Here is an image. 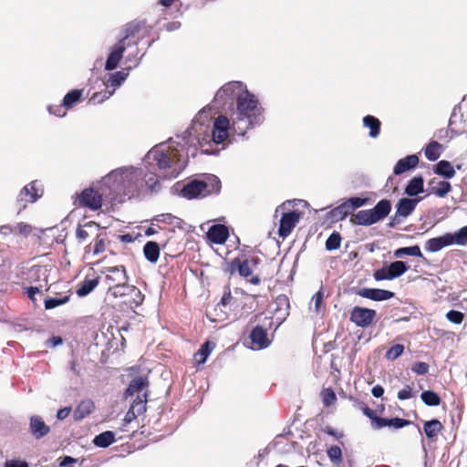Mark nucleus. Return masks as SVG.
I'll use <instances>...</instances> for the list:
<instances>
[{
    "label": "nucleus",
    "instance_id": "26",
    "mask_svg": "<svg viewBox=\"0 0 467 467\" xmlns=\"http://www.w3.org/2000/svg\"><path fill=\"white\" fill-rule=\"evenodd\" d=\"M424 192V179L421 175L410 179L404 190V193L409 197H416Z\"/></svg>",
    "mask_w": 467,
    "mask_h": 467
},
{
    "label": "nucleus",
    "instance_id": "42",
    "mask_svg": "<svg viewBox=\"0 0 467 467\" xmlns=\"http://www.w3.org/2000/svg\"><path fill=\"white\" fill-rule=\"evenodd\" d=\"M448 235L451 238V245L458 244V245H465L467 244V225L460 228L455 233H448Z\"/></svg>",
    "mask_w": 467,
    "mask_h": 467
},
{
    "label": "nucleus",
    "instance_id": "59",
    "mask_svg": "<svg viewBox=\"0 0 467 467\" xmlns=\"http://www.w3.org/2000/svg\"><path fill=\"white\" fill-rule=\"evenodd\" d=\"M362 412L371 420L372 427L375 429L376 421H378V419L379 418L377 415L376 411L368 408V406H364L362 408Z\"/></svg>",
    "mask_w": 467,
    "mask_h": 467
},
{
    "label": "nucleus",
    "instance_id": "49",
    "mask_svg": "<svg viewBox=\"0 0 467 467\" xmlns=\"http://www.w3.org/2000/svg\"><path fill=\"white\" fill-rule=\"evenodd\" d=\"M327 456L330 461L337 465L342 462V451L337 445H333L327 451Z\"/></svg>",
    "mask_w": 467,
    "mask_h": 467
},
{
    "label": "nucleus",
    "instance_id": "13",
    "mask_svg": "<svg viewBox=\"0 0 467 467\" xmlns=\"http://www.w3.org/2000/svg\"><path fill=\"white\" fill-rule=\"evenodd\" d=\"M29 431L35 439L40 440L49 433L50 428L40 416L33 415L29 419Z\"/></svg>",
    "mask_w": 467,
    "mask_h": 467
},
{
    "label": "nucleus",
    "instance_id": "62",
    "mask_svg": "<svg viewBox=\"0 0 467 467\" xmlns=\"http://www.w3.org/2000/svg\"><path fill=\"white\" fill-rule=\"evenodd\" d=\"M323 298H324V292L321 288L313 296V297L311 299V302H313L315 305V309L317 312H319V310H320Z\"/></svg>",
    "mask_w": 467,
    "mask_h": 467
},
{
    "label": "nucleus",
    "instance_id": "39",
    "mask_svg": "<svg viewBox=\"0 0 467 467\" xmlns=\"http://www.w3.org/2000/svg\"><path fill=\"white\" fill-rule=\"evenodd\" d=\"M213 347L214 345L210 341L203 343L194 355L196 362L198 364H204L213 351Z\"/></svg>",
    "mask_w": 467,
    "mask_h": 467
},
{
    "label": "nucleus",
    "instance_id": "6",
    "mask_svg": "<svg viewBox=\"0 0 467 467\" xmlns=\"http://www.w3.org/2000/svg\"><path fill=\"white\" fill-rule=\"evenodd\" d=\"M248 92L250 90L242 81H230L217 90L213 101L224 104L227 100H235L236 104L239 99L244 98Z\"/></svg>",
    "mask_w": 467,
    "mask_h": 467
},
{
    "label": "nucleus",
    "instance_id": "63",
    "mask_svg": "<svg viewBox=\"0 0 467 467\" xmlns=\"http://www.w3.org/2000/svg\"><path fill=\"white\" fill-rule=\"evenodd\" d=\"M404 252H406V255L420 257V258L423 257L420 248L417 244L412 245V246H406Z\"/></svg>",
    "mask_w": 467,
    "mask_h": 467
},
{
    "label": "nucleus",
    "instance_id": "57",
    "mask_svg": "<svg viewBox=\"0 0 467 467\" xmlns=\"http://www.w3.org/2000/svg\"><path fill=\"white\" fill-rule=\"evenodd\" d=\"M430 366L426 362L417 361L411 366V370L417 375H425L429 372Z\"/></svg>",
    "mask_w": 467,
    "mask_h": 467
},
{
    "label": "nucleus",
    "instance_id": "14",
    "mask_svg": "<svg viewBox=\"0 0 467 467\" xmlns=\"http://www.w3.org/2000/svg\"><path fill=\"white\" fill-rule=\"evenodd\" d=\"M422 200L421 197H416V198H409V197H403L400 198L397 204H396V211L398 215H402L403 218L408 217L410 215L417 204Z\"/></svg>",
    "mask_w": 467,
    "mask_h": 467
},
{
    "label": "nucleus",
    "instance_id": "27",
    "mask_svg": "<svg viewBox=\"0 0 467 467\" xmlns=\"http://www.w3.org/2000/svg\"><path fill=\"white\" fill-rule=\"evenodd\" d=\"M411 422L409 420L401 419V418H382L379 417L378 419V421H376L375 429L379 430L384 427H392L394 429H401L408 425H410Z\"/></svg>",
    "mask_w": 467,
    "mask_h": 467
},
{
    "label": "nucleus",
    "instance_id": "56",
    "mask_svg": "<svg viewBox=\"0 0 467 467\" xmlns=\"http://www.w3.org/2000/svg\"><path fill=\"white\" fill-rule=\"evenodd\" d=\"M446 318L455 325H460L464 320V314L461 311L451 309L447 312Z\"/></svg>",
    "mask_w": 467,
    "mask_h": 467
},
{
    "label": "nucleus",
    "instance_id": "20",
    "mask_svg": "<svg viewBox=\"0 0 467 467\" xmlns=\"http://www.w3.org/2000/svg\"><path fill=\"white\" fill-rule=\"evenodd\" d=\"M180 194L187 200L203 198L201 187L199 186L197 176L191 179L186 184L182 186L180 191Z\"/></svg>",
    "mask_w": 467,
    "mask_h": 467
},
{
    "label": "nucleus",
    "instance_id": "55",
    "mask_svg": "<svg viewBox=\"0 0 467 467\" xmlns=\"http://www.w3.org/2000/svg\"><path fill=\"white\" fill-rule=\"evenodd\" d=\"M373 277L376 281H383V280H393L392 275L388 268V266H383L380 269L374 271Z\"/></svg>",
    "mask_w": 467,
    "mask_h": 467
},
{
    "label": "nucleus",
    "instance_id": "31",
    "mask_svg": "<svg viewBox=\"0 0 467 467\" xmlns=\"http://www.w3.org/2000/svg\"><path fill=\"white\" fill-rule=\"evenodd\" d=\"M95 409V405L92 400H82L75 409L73 417L75 420H81L88 416Z\"/></svg>",
    "mask_w": 467,
    "mask_h": 467
},
{
    "label": "nucleus",
    "instance_id": "18",
    "mask_svg": "<svg viewBox=\"0 0 467 467\" xmlns=\"http://www.w3.org/2000/svg\"><path fill=\"white\" fill-rule=\"evenodd\" d=\"M36 181H33L22 188L17 197L18 201L35 202L38 198H40L42 195V190L36 187Z\"/></svg>",
    "mask_w": 467,
    "mask_h": 467
},
{
    "label": "nucleus",
    "instance_id": "38",
    "mask_svg": "<svg viewBox=\"0 0 467 467\" xmlns=\"http://www.w3.org/2000/svg\"><path fill=\"white\" fill-rule=\"evenodd\" d=\"M99 285V277L93 279H85L77 289L78 296H86L90 294Z\"/></svg>",
    "mask_w": 467,
    "mask_h": 467
},
{
    "label": "nucleus",
    "instance_id": "43",
    "mask_svg": "<svg viewBox=\"0 0 467 467\" xmlns=\"http://www.w3.org/2000/svg\"><path fill=\"white\" fill-rule=\"evenodd\" d=\"M147 397V392H144L142 397L137 396V398L132 401L130 410H132V411L137 415L143 414L146 411Z\"/></svg>",
    "mask_w": 467,
    "mask_h": 467
},
{
    "label": "nucleus",
    "instance_id": "3",
    "mask_svg": "<svg viewBox=\"0 0 467 467\" xmlns=\"http://www.w3.org/2000/svg\"><path fill=\"white\" fill-rule=\"evenodd\" d=\"M103 185L109 189L107 197L110 201H120L124 196L153 194L161 189L157 174H150L144 165H128L112 170L103 177Z\"/></svg>",
    "mask_w": 467,
    "mask_h": 467
},
{
    "label": "nucleus",
    "instance_id": "23",
    "mask_svg": "<svg viewBox=\"0 0 467 467\" xmlns=\"http://www.w3.org/2000/svg\"><path fill=\"white\" fill-rule=\"evenodd\" d=\"M148 385L149 380L147 377L137 376L133 378L124 391V398L127 399L136 393H140L144 388L148 387Z\"/></svg>",
    "mask_w": 467,
    "mask_h": 467
},
{
    "label": "nucleus",
    "instance_id": "24",
    "mask_svg": "<svg viewBox=\"0 0 467 467\" xmlns=\"http://www.w3.org/2000/svg\"><path fill=\"white\" fill-rule=\"evenodd\" d=\"M130 71L126 68L109 74L108 79L105 85L109 89H114V92L119 88L129 77Z\"/></svg>",
    "mask_w": 467,
    "mask_h": 467
},
{
    "label": "nucleus",
    "instance_id": "45",
    "mask_svg": "<svg viewBox=\"0 0 467 467\" xmlns=\"http://www.w3.org/2000/svg\"><path fill=\"white\" fill-rule=\"evenodd\" d=\"M387 266L390 272V275H392L394 279L404 275L409 269V266L407 265V264L405 262L399 261V260L390 263Z\"/></svg>",
    "mask_w": 467,
    "mask_h": 467
},
{
    "label": "nucleus",
    "instance_id": "50",
    "mask_svg": "<svg viewBox=\"0 0 467 467\" xmlns=\"http://www.w3.org/2000/svg\"><path fill=\"white\" fill-rule=\"evenodd\" d=\"M404 352V346L402 344H395L390 347L386 352V358L388 360H395Z\"/></svg>",
    "mask_w": 467,
    "mask_h": 467
},
{
    "label": "nucleus",
    "instance_id": "9",
    "mask_svg": "<svg viewBox=\"0 0 467 467\" xmlns=\"http://www.w3.org/2000/svg\"><path fill=\"white\" fill-rule=\"evenodd\" d=\"M130 43L123 44L118 40V42L111 47L106 59L105 70L112 71L118 67L119 62L123 58L126 48L130 47Z\"/></svg>",
    "mask_w": 467,
    "mask_h": 467
},
{
    "label": "nucleus",
    "instance_id": "51",
    "mask_svg": "<svg viewBox=\"0 0 467 467\" xmlns=\"http://www.w3.org/2000/svg\"><path fill=\"white\" fill-rule=\"evenodd\" d=\"M368 201H369L368 198H361V197H358V196L350 197V198L345 200L350 212L364 206L365 204L368 203Z\"/></svg>",
    "mask_w": 467,
    "mask_h": 467
},
{
    "label": "nucleus",
    "instance_id": "32",
    "mask_svg": "<svg viewBox=\"0 0 467 467\" xmlns=\"http://www.w3.org/2000/svg\"><path fill=\"white\" fill-rule=\"evenodd\" d=\"M441 422L437 419H432L424 422L423 431L429 440H436L439 432L442 430Z\"/></svg>",
    "mask_w": 467,
    "mask_h": 467
},
{
    "label": "nucleus",
    "instance_id": "41",
    "mask_svg": "<svg viewBox=\"0 0 467 467\" xmlns=\"http://www.w3.org/2000/svg\"><path fill=\"white\" fill-rule=\"evenodd\" d=\"M441 144L436 140H431L425 148V157L431 161H435L441 156Z\"/></svg>",
    "mask_w": 467,
    "mask_h": 467
},
{
    "label": "nucleus",
    "instance_id": "8",
    "mask_svg": "<svg viewBox=\"0 0 467 467\" xmlns=\"http://www.w3.org/2000/svg\"><path fill=\"white\" fill-rule=\"evenodd\" d=\"M197 179L203 198L218 194L221 192L222 182L218 176L212 173H202L197 175Z\"/></svg>",
    "mask_w": 467,
    "mask_h": 467
},
{
    "label": "nucleus",
    "instance_id": "44",
    "mask_svg": "<svg viewBox=\"0 0 467 467\" xmlns=\"http://www.w3.org/2000/svg\"><path fill=\"white\" fill-rule=\"evenodd\" d=\"M451 191V183L447 181H441L438 182V187L432 186L429 188V194H435L436 196L442 198L445 197Z\"/></svg>",
    "mask_w": 467,
    "mask_h": 467
},
{
    "label": "nucleus",
    "instance_id": "21",
    "mask_svg": "<svg viewBox=\"0 0 467 467\" xmlns=\"http://www.w3.org/2000/svg\"><path fill=\"white\" fill-rule=\"evenodd\" d=\"M274 312L279 323H282L289 315L290 303L289 298L285 295H279L275 299Z\"/></svg>",
    "mask_w": 467,
    "mask_h": 467
},
{
    "label": "nucleus",
    "instance_id": "10",
    "mask_svg": "<svg viewBox=\"0 0 467 467\" xmlns=\"http://www.w3.org/2000/svg\"><path fill=\"white\" fill-rule=\"evenodd\" d=\"M103 273L106 274L105 283L108 288L111 285H118L128 283L129 277L123 265L106 267Z\"/></svg>",
    "mask_w": 467,
    "mask_h": 467
},
{
    "label": "nucleus",
    "instance_id": "53",
    "mask_svg": "<svg viewBox=\"0 0 467 467\" xmlns=\"http://www.w3.org/2000/svg\"><path fill=\"white\" fill-rule=\"evenodd\" d=\"M114 94V89H109L106 87V89L102 92H96L92 95L91 100L94 103H103L105 100L109 99Z\"/></svg>",
    "mask_w": 467,
    "mask_h": 467
},
{
    "label": "nucleus",
    "instance_id": "5",
    "mask_svg": "<svg viewBox=\"0 0 467 467\" xmlns=\"http://www.w3.org/2000/svg\"><path fill=\"white\" fill-rule=\"evenodd\" d=\"M109 189L103 185V179L99 182V188L96 190L94 187L84 189L78 196L79 206L87 207L91 211H97L101 208L102 200L111 202L108 197Z\"/></svg>",
    "mask_w": 467,
    "mask_h": 467
},
{
    "label": "nucleus",
    "instance_id": "36",
    "mask_svg": "<svg viewBox=\"0 0 467 467\" xmlns=\"http://www.w3.org/2000/svg\"><path fill=\"white\" fill-rule=\"evenodd\" d=\"M82 94V89L76 88L70 90L65 95L62 100V106H64L66 109H71L75 104H77L80 100Z\"/></svg>",
    "mask_w": 467,
    "mask_h": 467
},
{
    "label": "nucleus",
    "instance_id": "15",
    "mask_svg": "<svg viewBox=\"0 0 467 467\" xmlns=\"http://www.w3.org/2000/svg\"><path fill=\"white\" fill-rule=\"evenodd\" d=\"M144 25V20H133L131 22L127 23L123 26L122 29L120 30V36L118 40L123 44H128L129 42L127 41L129 40V38L134 37L136 34H138L141 30Z\"/></svg>",
    "mask_w": 467,
    "mask_h": 467
},
{
    "label": "nucleus",
    "instance_id": "61",
    "mask_svg": "<svg viewBox=\"0 0 467 467\" xmlns=\"http://www.w3.org/2000/svg\"><path fill=\"white\" fill-rule=\"evenodd\" d=\"M397 397L400 400H405L412 398V388L410 385H406L405 388H403L398 392Z\"/></svg>",
    "mask_w": 467,
    "mask_h": 467
},
{
    "label": "nucleus",
    "instance_id": "29",
    "mask_svg": "<svg viewBox=\"0 0 467 467\" xmlns=\"http://www.w3.org/2000/svg\"><path fill=\"white\" fill-rule=\"evenodd\" d=\"M362 123L365 128L369 129L368 136L372 139H376L380 134L381 122L380 120L372 115H367L363 117Z\"/></svg>",
    "mask_w": 467,
    "mask_h": 467
},
{
    "label": "nucleus",
    "instance_id": "30",
    "mask_svg": "<svg viewBox=\"0 0 467 467\" xmlns=\"http://www.w3.org/2000/svg\"><path fill=\"white\" fill-rule=\"evenodd\" d=\"M160 245L154 241H148L143 246V254L150 263H157L160 257Z\"/></svg>",
    "mask_w": 467,
    "mask_h": 467
},
{
    "label": "nucleus",
    "instance_id": "35",
    "mask_svg": "<svg viewBox=\"0 0 467 467\" xmlns=\"http://www.w3.org/2000/svg\"><path fill=\"white\" fill-rule=\"evenodd\" d=\"M350 213L351 212L347 202L344 201L341 204L329 212V217L336 222L343 221L348 216V214H350Z\"/></svg>",
    "mask_w": 467,
    "mask_h": 467
},
{
    "label": "nucleus",
    "instance_id": "33",
    "mask_svg": "<svg viewBox=\"0 0 467 467\" xmlns=\"http://www.w3.org/2000/svg\"><path fill=\"white\" fill-rule=\"evenodd\" d=\"M99 224L94 222H88L83 226L78 225L76 230V237L79 243H83L87 238L99 230Z\"/></svg>",
    "mask_w": 467,
    "mask_h": 467
},
{
    "label": "nucleus",
    "instance_id": "22",
    "mask_svg": "<svg viewBox=\"0 0 467 467\" xmlns=\"http://www.w3.org/2000/svg\"><path fill=\"white\" fill-rule=\"evenodd\" d=\"M419 164V157L416 154H410L397 161L394 166L393 172L395 175H400L410 170L417 167Z\"/></svg>",
    "mask_w": 467,
    "mask_h": 467
},
{
    "label": "nucleus",
    "instance_id": "2",
    "mask_svg": "<svg viewBox=\"0 0 467 467\" xmlns=\"http://www.w3.org/2000/svg\"><path fill=\"white\" fill-rule=\"evenodd\" d=\"M265 121V109L260 99L253 92L240 98L233 109L231 119L220 115L210 127L212 147L218 146L228 138L230 132L244 137L250 130L261 126Z\"/></svg>",
    "mask_w": 467,
    "mask_h": 467
},
{
    "label": "nucleus",
    "instance_id": "48",
    "mask_svg": "<svg viewBox=\"0 0 467 467\" xmlns=\"http://www.w3.org/2000/svg\"><path fill=\"white\" fill-rule=\"evenodd\" d=\"M341 244V235L337 232H333L326 241V249L334 251L339 248Z\"/></svg>",
    "mask_w": 467,
    "mask_h": 467
},
{
    "label": "nucleus",
    "instance_id": "7",
    "mask_svg": "<svg viewBox=\"0 0 467 467\" xmlns=\"http://www.w3.org/2000/svg\"><path fill=\"white\" fill-rule=\"evenodd\" d=\"M377 317L374 309L364 306H354L349 313V320L358 327L367 328L372 326Z\"/></svg>",
    "mask_w": 467,
    "mask_h": 467
},
{
    "label": "nucleus",
    "instance_id": "17",
    "mask_svg": "<svg viewBox=\"0 0 467 467\" xmlns=\"http://www.w3.org/2000/svg\"><path fill=\"white\" fill-rule=\"evenodd\" d=\"M227 271L230 273V275H234L235 272H237L242 277H248L253 273V270L250 266V261L248 259L242 260L238 257L231 261Z\"/></svg>",
    "mask_w": 467,
    "mask_h": 467
},
{
    "label": "nucleus",
    "instance_id": "60",
    "mask_svg": "<svg viewBox=\"0 0 467 467\" xmlns=\"http://www.w3.org/2000/svg\"><path fill=\"white\" fill-rule=\"evenodd\" d=\"M130 295L131 296L133 303L135 304L136 306H140L144 299V296L141 294L140 289H138L134 285L132 286Z\"/></svg>",
    "mask_w": 467,
    "mask_h": 467
},
{
    "label": "nucleus",
    "instance_id": "40",
    "mask_svg": "<svg viewBox=\"0 0 467 467\" xmlns=\"http://www.w3.org/2000/svg\"><path fill=\"white\" fill-rule=\"evenodd\" d=\"M422 402L429 407H437L441 404V399L438 393L433 390H424L420 394Z\"/></svg>",
    "mask_w": 467,
    "mask_h": 467
},
{
    "label": "nucleus",
    "instance_id": "64",
    "mask_svg": "<svg viewBox=\"0 0 467 467\" xmlns=\"http://www.w3.org/2000/svg\"><path fill=\"white\" fill-rule=\"evenodd\" d=\"M4 466L5 467H29L27 462L22 461V460H16V459L5 461Z\"/></svg>",
    "mask_w": 467,
    "mask_h": 467
},
{
    "label": "nucleus",
    "instance_id": "19",
    "mask_svg": "<svg viewBox=\"0 0 467 467\" xmlns=\"http://www.w3.org/2000/svg\"><path fill=\"white\" fill-rule=\"evenodd\" d=\"M249 337L252 343L256 345L258 349H265L268 348L271 343L268 339L266 329L260 325L255 326L252 329Z\"/></svg>",
    "mask_w": 467,
    "mask_h": 467
},
{
    "label": "nucleus",
    "instance_id": "46",
    "mask_svg": "<svg viewBox=\"0 0 467 467\" xmlns=\"http://www.w3.org/2000/svg\"><path fill=\"white\" fill-rule=\"evenodd\" d=\"M133 285H129L127 283L120 284L118 285H111L108 288L109 292L114 296V297H119L128 296L130 294L131 288Z\"/></svg>",
    "mask_w": 467,
    "mask_h": 467
},
{
    "label": "nucleus",
    "instance_id": "16",
    "mask_svg": "<svg viewBox=\"0 0 467 467\" xmlns=\"http://www.w3.org/2000/svg\"><path fill=\"white\" fill-rule=\"evenodd\" d=\"M228 236V228L223 224L212 225L207 232V238L215 244H224L227 241Z\"/></svg>",
    "mask_w": 467,
    "mask_h": 467
},
{
    "label": "nucleus",
    "instance_id": "58",
    "mask_svg": "<svg viewBox=\"0 0 467 467\" xmlns=\"http://www.w3.org/2000/svg\"><path fill=\"white\" fill-rule=\"evenodd\" d=\"M64 106L61 105H48L47 109L49 114L55 115L57 117L62 118L65 117L67 112L64 109Z\"/></svg>",
    "mask_w": 467,
    "mask_h": 467
},
{
    "label": "nucleus",
    "instance_id": "1",
    "mask_svg": "<svg viewBox=\"0 0 467 467\" xmlns=\"http://www.w3.org/2000/svg\"><path fill=\"white\" fill-rule=\"evenodd\" d=\"M198 150L202 154H218L210 140L209 112L201 110L191 126L181 135L169 138L153 146L142 159L149 173L172 180L177 178L188 164L190 156L195 157Z\"/></svg>",
    "mask_w": 467,
    "mask_h": 467
},
{
    "label": "nucleus",
    "instance_id": "54",
    "mask_svg": "<svg viewBox=\"0 0 467 467\" xmlns=\"http://www.w3.org/2000/svg\"><path fill=\"white\" fill-rule=\"evenodd\" d=\"M321 395H322V402L325 407H329L337 400L334 390L330 388L323 389V391L321 392Z\"/></svg>",
    "mask_w": 467,
    "mask_h": 467
},
{
    "label": "nucleus",
    "instance_id": "52",
    "mask_svg": "<svg viewBox=\"0 0 467 467\" xmlns=\"http://www.w3.org/2000/svg\"><path fill=\"white\" fill-rule=\"evenodd\" d=\"M143 57L144 54H142L140 57H137V52L130 53L125 58V64L127 65L125 67L126 70L130 71L132 68L137 67L140 64Z\"/></svg>",
    "mask_w": 467,
    "mask_h": 467
},
{
    "label": "nucleus",
    "instance_id": "47",
    "mask_svg": "<svg viewBox=\"0 0 467 467\" xmlns=\"http://www.w3.org/2000/svg\"><path fill=\"white\" fill-rule=\"evenodd\" d=\"M69 296H64L61 297H48L44 300L46 309H53L57 306L64 305L69 301Z\"/></svg>",
    "mask_w": 467,
    "mask_h": 467
},
{
    "label": "nucleus",
    "instance_id": "28",
    "mask_svg": "<svg viewBox=\"0 0 467 467\" xmlns=\"http://www.w3.org/2000/svg\"><path fill=\"white\" fill-rule=\"evenodd\" d=\"M435 174L450 180L455 176V170L449 161L441 160L433 166Z\"/></svg>",
    "mask_w": 467,
    "mask_h": 467
},
{
    "label": "nucleus",
    "instance_id": "12",
    "mask_svg": "<svg viewBox=\"0 0 467 467\" xmlns=\"http://www.w3.org/2000/svg\"><path fill=\"white\" fill-rule=\"evenodd\" d=\"M300 218L299 212L294 210L287 213H284L281 216L278 234L280 237H286L292 230L296 227Z\"/></svg>",
    "mask_w": 467,
    "mask_h": 467
},
{
    "label": "nucleus",
    "instance_id": "37",
    "mask_svg": "<svg viewBox=\"0 0 467 467\" xmlns=\"http://www.w3.org/2000/svg\"><path fill=\"white\" fill-rule=\"evenodd\" d=\"M152 222L174 225L177 228H182L183 223V221L181 218L176 217L171 213L158 214L153 217Z\"/></svg>",
    "mask_w": 467,
    "mask_h": 467
},
{
    "label": "nucleus",
    "instance_id": "11",
    "mask_svg": "<svg viewBox=\"0 0 467 467\" xmlns=\"http://www.w3.org/2000/svg\"><path fill=\"white\" fill-rule=\"evenodd\" d=\"M355 294L372 301L380 302L391 299L395 296V293L389 290L380 288L362 287L355 290Z\"/></svg>",
    "mask_w": 467,
    "mask_h": 467
},
{
    "label": "nucleus",
    "instance_id": "4",
    "mask_svg": "<svg viewBox=\"0 0 467 467\" xmlns=\"http://www.w3.org/2000/svg\"><path fill=\"white\" fill-rule=\"evenodd\" d=\"M391 202L389 199L379 201L372 209L360 210L350 218L356 225L369 226L384 220L391 212Z\"/></svg>",
    "mask_w": 467,
    "mask_h": 467
},
{
    "label": "nucleus",
    "instance_id": "34",
    "mask_svg": "<svg viewBox=\"0 0 467 467\" xmlns=\"http://www.w3.org/2000/svg\"><path fill=\"white\" fill-rule=\"evenodd\" d=\"M115 441V433L111 431H106L94 437L93 444L96 447L105 449L114 443Z\"/></svg>",
    "mask_w": 467,
    "mask_h": 467
},
{
    "label": "nucleus",
    "instance_id": "25",
    "mask_svg": "<svg viewBox=\"0 0 467 467\" xmlns=\"http://www.w3.org/2000/svg\"><path fill=\"white\" fill-rule=\"evenodd\" d=\"M450 245L451 238L447 233L441 236L429 239L425 244V249L431 253H436Z\"/></svg>",
    "mask_w": 467,
    "mask_h": 467
}]
</instances>
